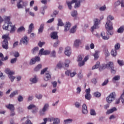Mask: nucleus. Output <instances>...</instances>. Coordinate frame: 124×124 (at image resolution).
Listing matches in <instances>:
<instances>
[{"mask_svg": "<svg viewBox=\"0 0 124 124\" xmlns=\"http://www.w3.org/2000/svg\"><path fill=\"white\" fill-rule=\"evenodd\" d=\"M107 20L108 21L106 23L105 28L108 31V33L109 34H113V31H112V30H113V23H112L111 21H112V20H114V16L109 15L107 17Z\"/></svg>", "mask_w": 124, "mask_h": 124, "instance_id": "1", "label": "nucleus"}, {"mask_svg": "<svg viewBox=\"0 0 124 124\" xmlns=\"http://www.w3.org/2000/svg\"><path fill=\"white\" fill-rule=\"evenodd\" d=\"M82 2V0H72L71 2L66 1V3L68 5V7L70 10H71L72 8V6L71 4L72 3H75V8H78V7H80L81 5L80 3Z\"/></svg>", "mask_w": 124, "mask_h": 124, "instance_id": "2", "label": "nucleus"}, {"mask_svg": "<svg viewBox=\"0 0 124 124\" xmlns=\"http://www.w3.org/2000/svg\"><path fill=\"white\" fill-rule=\"evenodd\" d=\"M2 39H4L2 47L3 48V49H5L6 50L8 49V40H10V38L9 37V35H3L2 36Z\"/></svg>", "mask_w": 124, "mask_h": 124, "instance_id": "3", "label": "nucleus"}, {"mask_svg": "<svg viewBox=\"0 0 124 124\" xmlns=\"http://www.w3.org/2000/svg\"><path fill=\"white\" fill-rule=\"evenodd\" d=\"M5 24L3 26V30L9 31V24H12L10 22V16H5L4 18Z\"/></svg>", "mask_w": 124, "mask_h": 124, "instance_id": "4", "label": "nucleus"}, {"mask_svg": "<svg viewBox=\"0 0 124 124\" xmlns=\"http://www.w3.org/2000/svg\"><path fill=\"white\" fill-rule=\"evenodd\" d=\"M5 73L6 74H8L9 78H10L11 82H13L14 81V79H15V77L13 76L15 74V73L13 71H10L9 69H6L5 70Z\"/></svg>", "mask_w": 124, "mask_h": 124, "instance_id": "5", "label": "nucleus"}, {"mask_svg": "<svg viewBox=\"0 0 124 124\" xmlns=\"http://www.w3.org/2000/svg\"><path fill=\"white\" fill-rule=\"evenodd\" d=\"M116 93L112 92L110 93L109 95L107 97V101L108 103H111L113 100H115V97H116Z\"/></svg>", "mask_w": 124, "mask_h": 124, "instance_id": "6", "label": "nucleus"}, {"mask_svg": "<svg viewBox=\"0 0 124 124\" xmlns=\"http://www.w3.org/2000/svg\"><path fill=\"white\" fill-rule=\"evenodd\" d=\"M94 25L91 28L92 32H93L94 31V30H95L96 29H98V25H99V23H100V20H99L97 18H95L94 19Z\"/></svg>", "mask_w": 124, "mask_h": 124, "instance_id": "7", "label": "nucleus"}, {"mask_svg": "<svg viewBox=\"0 0 124 124\" xmlns=\"http://www.w3.org/2000/svg\"><path fill=\"white\" fill-rule=\"evenodd\" d=\"M107 33H105V32L103 31L101 33V36L104 39V40H108L109 39V35H112V34H110L109 33H108V30H107Z\"/></svg>", "mask_w": 124, "mask_h": 124, "instance_id": "8", "label": "nucleus"}, {"mask_svg": "<svg viewBox=\"0 0 124 124\" xmlns=\"http://www.w3.org/2000/svg\"><path fill=\"white\" fill-rule=\"evenodd\" d=\"M86 94L85 95V99L87 100H91L92 98V95H91V89L89 88L85 90Z\"/></svg>", "mask_w": 124, "mask_h": 124, "instance_id": "9", "label": "nucleus"}, {"mask_svg": "<svg viewBox=\"0 0 124 124\" xmlns=\"http://www.w3.org/2000/svg\"><path fill=\"white\" fill-rule=\"evenodd\" d=\"M27 2H25L22 0H19V2H17L16 6L18 9L23 8V6H27Z\"/></svg>", "mask_w": 124, "mask_h": 124, "instance_id": "10", "label": "nucleus"}, {"mask_svg": "<svg viewBox=\"0 0 124 124\" xmlns=\"http://www.w3.org/2000/svg\"><path fill=\"white\" fill-rule=\"evenodd\" d=\"M51 51L48 50L44 51V48H41L39 52V55H43L45 56H47V55H50Z\"/></svg>", "mask_w": 124, "mask_h": 124, "instance_id": "11", "label": "nucleus"}, {"mask_svg": "<svg viewBox=\"0 0 124 124\" xmlns=\"http://www.w3.org/2000/svg\"><path fill=\"white\" fill-rule=\"evenodd\" d=\"M28 110H31V109H32V108H34V109L32 110V113L33 114H35V113H36L37 112V110H38V108L35 107V105L33 104H31L28 107Z\"/></svg>", "mask_w": 124, "mask_h": 124, "instance_id": "12", "label": "nucleus"}, {"mask_svg": "<svg viewBox=\"0 0 124 124\" xmlns=\"http://www.w3.org/2000/svg\"><path fill=\"white\" fill-rule=\"evenodd\" d=\"M48 107H49V104H46L43 108H42V110H40L39 111V114L42 116L44 114V113H45V112H46V110H47V109H48Z\"/></svg>", "mask_w": 124, "mask_h": 124, "instance_id": "13", "label": "nucleus"}, {"mask_svg": "<svg viewBox=\"0 0 124 124\" xmlns=\"http://www.w3.org/2000/svg\"><path fill=\"white\" fill-rule=\"evenodd\" d=\"M40 61V57L38 56H36L35 58H32L30 62V64L31 65L32 64H34L36 62H39Z\"/></svg>", "mask_w": 124, "mask_h": 124, "instance_id": "14", "label": "nucleus"}, {"mask_svg": "<svg viewBox=\"0 0 124 124\" xmlns=\"http://www.w3.org/2000/svg\"><path fill=\"white\" fill-rule=\"evenodd\" d=\"M64 54L68 57L71 55V48H70V47L68 46L65 48Z\"/></svg>", "mask_w": 124, "mask_h": 124, "instance_id": "15", "label": "nucleus"}, {"mask_svg": "<svg viewBox=\"0 0 124 124\" xmlns=\"http://www.w3.org/2000/svg\"><path fill=\"white\" fill-rule=\"evenodd\" d=\"M110 66V62H108L107 64H102L99 68L100 71L101 70H103V69H105V68H109Z\"/></svg>", "mask_w": 124, "mask_h": 124, "instance_id": "16", "label": "nucleus"}, {"mask_svg": "<svg viewBox=\"0 0 124 124\" xmlns=\"http://www.w3.org/2000/svg\"><path fill=\"white\" fill-rule=\"evenodd\" d=\"M109 64L110 66L109 67L111 68V73H112L113 74H116V69L114 68V63L113 62H109Z\"/></svg>", "mask_w": 124, "mask_h": 124, "instance_id": "17", "label": "nucleus"}, {"mask_svg": "<svg viewBox=\"0 0 124 124\" xmlns=\"http://www.w3.org/2000/svg\"><path fill=\"white\" fill-rule=\"evenodd\" d=\"M6 108L9 109L11 111V112H14V110H15V108L14 107V105L9 104L8 105H6Z\"/></svg>", "mask_w": 124, "mask_h": 124, "instance_id": "18", "label": "nucleus"}, {"mask_svg": "<svg viewBox=\"0 0 124 124\" xmlns=\"http://www.w3.org/2000/svg\"><path fill=\"white\" fill-rule=\"evenodd\" d=\"M44 78L45 81H48V80H50V79H51V75L48 71L46 72Z\"/></svg>", "mask_w": 124, "mask_h": 124, "instance_id": "19", "label": "nucleus"}, {"mask_svg": "<svg viewBox=\"0 0 124 124\" xmlns=\"http://www.w3.org/2000/svg\"><path fill=\"white\" fill-rule=\"evenodd\" d=\"M50 37L52 39H58V38H59V36H58V32H53L51 33Z\"/></svg>", "mask_w": 124, "mask_h": 124, "instance_id": "20", "label": "nucleus"}, {"mask_svg": "<svg viewBox=\"0 0 124 124\" xmlns=\"http://www.w3.org/2000/svg\"><path fill=\"white\" fill-rule=\"evenodd\" d=\"M48 121L50 122H53V124H60V119L59 118L54 119V118H48Z\"/></svg>", "mask_w": 124, "mask_h": 124, "instance_id": "21", "label": "nucleus"}, {"mask_svg": "<svg viewBox=\"0 0 124 124\" xmlns=\"http://www.w3.org/2000/svg\"><path fill=\"white\" fill-rule=\"evenodd\" d=\"M20 43H23L27 45L28 43H29V42H28V37H27V36H24V37L20 40Z\"/></svg>", "mask_w": 124, "mask_h": 124, "instance_id": "22", "label": "nucleus"}, {"mask_svg": "<svg viewBox=\"0 0 124 124\" xmlns=\"http://www.w3.org/2000/svg\"><path fill=\"white\" fill-rule=\"evenodd\" d=\"M82 42L80 40L77 39L74 43V46L75 47H79V46L81 45Z\"/></svg>", "mask_w": 124, "mask_h": 124, "instance_id": "23", "label": "nucleus"}, {"mask_svg": "<svg viewBox=\"0 0 124 124\" xmlns=\"http://www.w3.org/2000/svg\"><path fill=\"white\" fill-rule=\"evenodd\" d=\"M70 27H71V24H70V23L69 22H66V25L65 26L64 31L66 32L69 31Z\"/></svg>", "mask_w": 124, "mask_h": 124, "instance_id": "24", "label": "nucleus"}, {"mask_svg": "<svg viewBox=\"0 0 124 124\" xmlns=\"http://www.w3.org/2000/svg\"><path fill=\"white\" fill-rule=\"evenodd\" d=\"M82 113L83 114H88V108L86 104H83L82 106Z\"/></svg>", "mask_w": 124, "mask_h": 124, "instance_id": "25", "label": "nucleus"}, {"mask_svg": "<svg viewBox=\"0 0 124 124\" xmlns=\"http://www.w3.org/2000/svg\"><path fill=\"white\" fill-rule=\"evenodd\" d=\"M121 4V6L122 7H124V0H122L121 2L120 0L117 1L114 4V5L115 6H118L120 5V4Z\"/></svg>", "mask_w": 124, "mask_h": 124, "instance_id": "26", "label": "nucleus"}, {"mask_svg": "<svg viewBox=\"0 0 124 124\" xmlns=\"http://www.w3.org/2000/svg\"><path fill=\"white\" fill-rule=\"evenodd\" d=\"M11 28L10 32H14L15 31H16V28L15 27V26H12V23H9V28Z\"/></svg>", "mask_w": 124, "mask_h": 124, "instance_id": "27", "label": "nucleus"}, {"mask_svg": "<svg viewBox=\"0 0 124 124\" xmlns=\"http://www.w3.org/2000/svg\"><path fill=\"white\" fill-rule=\"evenodd\" d=\"M115 111H117V108L114 107L108 110L107 111L106 114H111V113H113V112H115Z\"/></svg>", "mask_w": 124, "mask_h": 124, "instance_id": "28", "label": "nucleus"}, {"mask_svg": "<svg viewBox=\"0 0 124 124\" xmlns=\"http://www.w3.org/2000/svg\"><path fill=\"white\" fill-rule=\"evenodd\" d=\"M34 28L33 26V24L32 23H31L29 27V29H28V33H31V31H32V29Z\"/></svg>", "mask_w": 124, "mask_h": 124, "instance_id": "29", "label": "nucleus"}, {"mask_svg": "<svg viewBox=\"0 0 124 124\" xmlns=\"http://www.w3.org/2000/svg\"><path fill=\"white\" fill-rule=\"evenodd\" d=\"M124 31V26L120 27L117 30V32L118 33H123Z\"/></svg>", "mask_w": 124, "mask_h": 124, "instance_id": "30", "label": "nucleus"}, {"mask_svg": "<svg viewBox=\"0 0 124 124\" xmlns=\"http://www.w3.org/2000/svg\"><path fill=\"white\" fill-rule=\"evenodd\" d=\"M104 53L106 57H109V56H110V53L108 51V49L107 48H105L104 49Z\"/></svg>", "mask_w": 124, "mask_h": 124, "instance_id": "31", "label": "nucleus"}, {"mask_svg": "<svg viewBox=\"0 0 124 124\" xmlns=\"http://www.w3.org/2000/svg\"><path fill=\"white\" fill-rule=\"evenodd\" d=\"M111 55L113 56V57H116L117 55H118V52L116 49H112L111 51Z\"/></svg>", "mask_w": 124, "mask_h": 124, "instance_id": "32", "label": "nucleus"}, {"mask_svg": "<svg viewBox=\"0 0 124 124\" xmlns=\"http://www.w3.org/2000/svg\"><path fill=\"white\" fill-rule=\"evenodd\" d=\"M99 65H100V62H97L96 64L92 67V69L93 70L96 69V68H98V67H99Z\"/></svg>", "mask_w": 124, "mask_h": 124, "instance_id": "33", "label": "nucleus"}, {"mask_svg": "<svg viewBox=\"0 0 124 124\" xmlns=\"http://www.w3.org/2000/svg\"><path fill=\"white\" fill-rule=\"evenodd\" d=\"M72 119H68L66 120H64L63 124H71V123H72Z\"/></svg>", "mask_w": 124, "mask_h": 124, "instance_id": "34", "label": "nucleus"}, {"mask_svg": "<svg viewBox=\"0 0 124 124\" xmlns=\"http://www.w3.org/2000/svg\"><path fill=\"white\" fill-rule=\"evenodd\" d=\"M77 28V26L75 25L70 30V32L71 33H74L75 31H76V29Z\"/></svg>", "mask_w": 124, "mask_h": 124, "instance_id": "35", "label": "nucleus"}, {"mask_svg": "<svg viewBox=\"0 0 124 124\" xmlns=\"http://www.w3.org/2000/svg\"><path fill=\"white\" fill-rule=\"evenodd\" d=\"M39 50V48L38 46L34 47L32 49V54H35V53H37Z\"/></svg>", "mask_w": 124, "mask_h": 124, "instance_id": "36", "label": "nucleus"}, {"mask_svg": "<svg viewBox=\"0 0 124 124\" xmlns=\"http://www.w3.org/2000/svg\"><path fill=\"white\" fill-rule=\"evenodd\" d=\"M77 15H78L77 11H74L72 12L71 16H72V17L76 18V17H77Z\"/></svg>", "mask_w": 124, "mask_h": 124, "instance_id": "37", "label": "nucleus"}, {"mask_svg": "<svg viewBox=\"0 0 124 124\" xmlns=\"http://www.w3.org/2000/svg\"><path fill=\"white\" fill-rule=\"evenodd\" d=\"M43 30H44V24H43L41 25L40 28L38 30V32L41 33L43 32Z\"/></svg>", "mask_w": 124, "mask_h": 124, "instance_id": "38", "label": "nucleus"}, {"mask_svg": "<svg viewBox=\"0 0 124 124\" xmlns=\"http://www.w3.org/2000/svg\"><path fill=\"white\" fill-rule=\"evenodd\" d=\"M121 79V76H115L113 78L112 81H118V80H120Z\"/></svg>", "mask_w": 124, "mask_h": 124, "instance_id": "39", "label": "nucleus"}, {"mask_svg": "<svg viewBox=\"0 0 124 124\" xmlns=\"http://www.w3.org/2000/svg\"><path fill=\"white\" fill-rule=\"evenodd\" d=\"M93 95L95 96V97H100V96H101V93L98 92H96L94 93Z\"/></svg>", "mask_w": 124, "mask_h": 124, "instance_id": "40", "label": "nucleus"}, {"mask_svg": "<svg viewBox=\"0 0 124 124\" xmlns=\"http://www.w3.org/2000/svg\"><path fill=\"white\" fill-rule=\"evenodd\" d=\"M42 68V65L41 64H38L35 68L34 71H38L39 69Z\"/></svg>", "mask_w": 124, "mask_h": 124, "instance_id": "41", "label": "nucleus"}, {"mask_svg": "<svg viewBox=\"0 0 124 124\" xmlns=\"http://www.w3.org/2000/svg\"><path fill=\"white\" fill-rule=\"evenodd\" d=\"M16 94H18L17 91H14L12 93H11V94L10 95V97H13L14 96L16 95Z\"/></svg>", "mask_w": 124, "mask_h": 124, "instance_id": "42", "label": "nucleus"}, {"mask_svg": "<svg viewBox=\"0 0 124 124\" xmlns=\"http://www.w3.org/2000/svg\"><path fill=\"white\" fill-rule=\"evenodd\" d=\"M58 26L62 27L63 26V22H62V21L61 19H58Z\"/></svg>", "mask_w": 124, "mask_h": 124, "instance_id": "43", "label": "nucleus"}, {"mask_svg": "<svg viewBox=\"0 0 124 124\" xmlns=\"http://www.w3.org/2000/svg\"><path fill=\"white\" fill-rule=\"evenodd\" d=\"M117 62L120 66H123V65H124V61L123 60H118L117 61Z\"/></svg>", "mask_w": 124, "mask_h": 124, "instance_id": "44", "label": "nucleus"}, {"mask_svg": "<svg viewBox=\"0 0 124 124\" xmlns=\"http://www.w3.org/2000/svg\"><path fill=\"white\" fill-rule=\"evenodd\" d=\"M94 57V60H97L99 56H98V51H95L94 54L93 55Z\"/></svg>", "mask_w": 124, "mask_h": 124, "instance_id": "45", "label": "nucleus"}, {"mask_svg": "<svg viewBox=\"0 0 124 124\" xmlns=\"http://www.w3.org/2000/svg\"><path fill=\"white\" fill-rule=\"evenodd\" d=\"M121 47V45H120L119 43H117L114 46L115 48V50H119V49H120V48Z\"/></svg>", "mask_w": 124, "mask_h": 124, "instance_id": "46", "label": "nucleus"}, {"mask_svg": "<svg viewBox=\"0 0 124 124\" xmlns=\"http://www.w3.org/2000/svg\"><path fill=\"white\" fill-rule=\"evenodd\" d=\"M31 82H32L33 84L36 83L37 82V79H36V78H30Z\"/></svg>", "mask_w": 124, "mask_h": 124, "instance_id": "47", "label": "nucleus"}, {"mask_svg": "<svg viewBox=\"0 0 124 124\" xmlns=\"http://www.w3.org/2000/svg\"><path fill=\"white\" fill-rule=\"evenodd\" d=\"M25 31V28L22 26L17 29V32H21V31Z\"/></svg>", "mask_w": 124, "mask_h": 124, "instance_id": "48", "label": "nucleus"}, {"mask_svg": "<svg viewBox=\"0 0 124 124\" xmlns=\"http://www.w3.org/2000/svg\"><path fill=\"white\" fill-rule=\"evenodd\" d=\"M90 114L92 116H95L96 115V113H95V110L94 109H91Z\"/></svg>", "mask_w": 124, "mask_h": 124, "instance_id": "49", "label": "nucleus"}, {"mask_svg": "<svg viewBox=\"0 0 124 124\" xmlns=\"http://www.w3.org/2000/svg\"><path fill=\"white\" fill-rule=\"evenodd\" d=\"M48 69V68L46 67L41 71V74L43 75L45 73V72H47V70Z\"/></svg>", "mask_w": 124, "mask_h": 124, "instance_id": "50", "label": "nucleus"}, {"mask_svg": "<svg viewBox=\"0 0 124 124\" xmlns=\"http://www.w3.org/2000/svg\"><path fill=\"white\" fill-rule=\"evenodd\" d=\"M44 44H45V42H41V41L39 42L38 45L39 46V47H40L41 48L42 47V46H43V45H44Z\"/></svg>", "mask_w": 124, "mask_h": 124, "instance_id": "51", "label": "nucleus"}, {"mask_svg": "<svg viewBox=\"0 0 124 124\" xmlns=\"http://www.w3.org/2000/svg\"><path fill=\"white\" fill-rule=\"evenodd\" d=\"M70 62V61H69V60H66V62L65 63V66H66V67H68L69 66V63Z\"/></svg>", "mask_w": 124, "mask_h": 124, "instance_id": "52", "label": "nucleus"}, {"mask_svg": "<svg viewBox=\"0 0 124 124\" xmlns=\"http://www.w3.org/2000/svg\"><path fill=\"white\" fill-rule=\"evenodd\" d=\"M85 65V61H82L81 62H79L78 63V66H79L80 67L81 66H83V65Z\"/></svg>", "mask_w": 124, "mask_h": 124, "instance_id": "53", "label": "nucleus"}, {"mask_svg": "<svg viewBox=\"0 0 124 124\" xmlns=\"http://www.w3.org/2000/svg\"><path fill=\"white\" fill-rule=\"evenodd\" d=\"M17 99H18V100L19 102H21V101H23V100H24V99L23 98V97L21 95H19L17 97Z\"/></svg>", "mask_w": 124, "mask_h": 124, "instance_id": "54", "label": "nucleus"}, {"mask_svg": "<svg viewBox=\"0 0 124 124\" xmlns=\"http://www.w3.org/2000/svg\"><path fill=\"white\" fill-rule=\"evenodd\" d=\"M108 82H109L108 79L105 80L104 82L102 84V86H106V85L108 84Z\"/></svg>", "mask_w": 124, "mask_h": 124, "instance_id": "55", "label": "nucleus"}, {"mask_svg": "<svg viewBox=\"0 0 124 124\" xmlns=\"http://www.w3.org/2000/svg\"><path fill=\"white\" fill-rule=\"evenodd\" d=\"M58 14H59V11H54L53 15H51V17H54V16H56V15H58Z\"/></svg>", "mask_w": 124, "mask_h": 124, "instance_id": "56", "label": "nucleus"}, {"mask_svg": "<svg viewBox=\"0 0 124 124\" xmlns=\"http://www.w3.org/2000/svg\"><path fill=\"white\" fill-rule=\"evenodd\" d=\"M57 66L58 67V68H62V62H59L57 64Z\"/></svg>", "mask_w": 124, "mask_h": 124, "instance_id": "57", "label": "nucleus"}, {"mask_svg": "<svg viewBox=\"0 0 124 124\" xmlns=\"http://www.w3.org/2000/svg\"><path fill=\"white\" fill-rule=\"evenodd\" d=\"M16 61H17V58H14L11 59V63H15V62H16Z\"/></svg>", "mask_w": 124, "mask_h": 124, "instance_id": "58", "label": "nucleus"}, {"mask_svg": "<svg viewBox=\"0 0 124 124\" xmlns=\"http://www.w3.org/2000/svg\"><path fill=\"white\" fill-rule=\"evenodd\" d=\"M35 97H36V98H38V99H41V98H42V94H36L35 95Z\"/></svg>", "mask_w": 124, "mask_h": 124, "instance_id": "59", "label": "nucleus"}, {"mask_svg": "<svg viewBox=\"0 0 124 124\" xmlns=\"http://www.w3.org/2000/svg\"><path fill=\"white\" fill-rule=\"evenodd\" d=\"M105 9H106V7L105 6H103L102 7H101L99 8V10H100V11H104V10H105Z\"/></svg>", "mask_w": 124, "mask_h": 124, "instance_id": "60", "label": "nucleus"}, {"mask_svg": "<svg viewBox=\"0 0 124 124\" xmlns=\"http://www.w3.org/2000/svg\"><path fill=\"white\" fill-rule=\"evenodd\" d=\"M76 75V72H73V73H71L70 74V77H74Z\"/></svg>", "mask_w": 124, "mask_h": 124, "instance_id": "61", "label": "nucleus"}, {"mask_svg": "<svg viewBox=\"0 0 124 124\" xmlns=\"http://www.w3.org/2000/svg\"><path fill=\"white\" fill-rule=\"evenodd\" d=\"M51 56L55 58V57H56V51L53 50L51 53Z\"/></svg>", "mask_w": 124, "mask_h": 124, "instance_id": "62", "label": "nucleus"}, {"mask_svg": "<svg viewBox=\"0 0 124 124\" xmlns=\"http://www.w3.org/2000/svg\"><path fill=\"white\" fill-rule=\"evenodd\" d=\"M81 88L78 87L77 88V93H81Z\"/></svg>", "mask_w": 124, "mask_h": 124, "instance_id": "63", "label": "nucleus"}, {"mask_svg": "<svg viewBox=\"0 0 124 124\" xmlns=\"http://www.w3.org/2000/svg\"><path fill=\"white\" fill-rule=\"evenodd\" d=\"M53 88H56L57 87V81H54L52 82Z\"/></svg>", "mask_w": 124, "mask_h": 124, "instance_id": "64", "label": "nucleus"}]
</instances>
